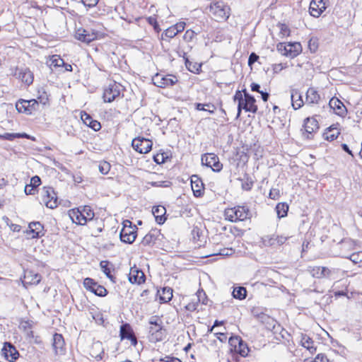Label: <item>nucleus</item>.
Returning <instances> with one entry per match:
<instances>
[{
	"label": "nucleus",
	"mask_w": 362,
	"mask_h": 362,
	"mask_svg": "<svg viewBox=\"0 0 362 362\" xmlns=\"http://www.w3.org/2000/svg\"><path fill=\"white\" fill-rule=\"evenodd\" d=\"M149 323L152 325L150 327L149 332L152 335H155L156 340H160L162 339V325L158 322V320L156 317H153L150 319Z\"/></svg>",
	"instance_id": "obj_24"
},
{
	"label": "nucleus",
	"mask_w": 362,
	"mask_h": 362,
	"mask_svg": "<svg viewBox=\"0 0 362 362\" xmlns=\"http://www.w3.org/2000/svg\"><path fill=\"white\" fill-rule=\"evenodd\" d=\"M81 119L86 125L90 127L94 131H98L101 129L100 123L93 119L89 114L85 112H81Z\"/></svg>",
	"instance_id": "obj_23"
},
{
	"label": "nucleus",
	"mask_w": 362,
	"mask_h": 362,
	"mask_svg": "<svg viewBox=\"0 0 362 362\" xmlns=\"http://www.w3.org/2000/svg\"><path fill=\"white\" fill-rule=\"evenodd\" d=\"M146 21H148V23L150 25H153V29L155 30L156 32L159 33L160 31V26H159L156 18H154L153 16H150L146 18Z\"/></svg>",
	"instance_id": "obj_49"
},
{
	"label": "nucleus",
	"mask_w": 362,
	"mask_h": 362,
	"mask_svg": "<svg viewBox=\"0 0 362 362\" xmlns=\"http://www.w3.org/2000/svg\"><path fill=\"white\" fill-rule=\"evenodd\" d=\"M191 186L194 195L199 197L204 192V184L202 180L196 175L191 177Z\"/></svg>",
	"instance_id": "obj_21"
},
{
	"label": "nucleus",
	"mask_w": 362,
	"mask_h": 362,
	"mask_svg": "<svg viewBox=\"0 0 362 362\" xmlns=\"http://www.w3.org/2000/svg\"><path fill=\"white\" fill-rule=\"evenodd\" d=\"M30 232L33 234V238H38L45 235L44 226L40 222H31L29 223Z\"/></svg>",
	"instance_id": "obj_26"
},
{
	"label": "nucleus",
	"mask_w": 362,
	"mask_h": 362,
	"mask_svg": "<svg viewBox=\"0 0 362 362\" xmlns=\"http://www.w3.org/2000/svg\"><path fill=\"white\" fill-rule=\"evenodd\" d=\"M134 335L133 329L128 323H124L120 326L119 336L121 339H129Z\"/></svg>",
	"instance_id": "obj_31"
},
{
	"label": "nucleus",
	"mask_w": 362,
	"mask_h": 362,
	"mask_svg": "<svg viewBox=\"0 0 362 362\" xmlns=\"http://www.w3.org/2000/svg\"><path fill=\"white\" fill-rule=\"evenodd\" d=\"M128 279L132 284H141L146 281L144 273L136 266L131 267Z\"/></svg>",
	"instance_id": "obj_17"
},
{
	"label": "nucleus",
	"mask_w": 362,
	"mask_h": 362,
	"mask_svg": "<svg viewBox=\"0 0 362 362\" xmlns=\"http://www.w3.org/2000/svg\"><path fill=\"white\" fill-rule=\"evenodd\" d=\"M27 100L20 99L16 104V110L18 112H23L28 115V110L27 107Z\"/></svg>",
	"instance_id": "obj_42"
},
{
	"label": "nucleus",
	"mask_w": 362,
	"mask_h": 362,
	"mask_svg": "<svg viewBox=\"0 0 362 362\" xmlns=\"http://www.w3.org/2000/svg\"><path fill=\"white\" fill-rule=\"evenodd\" d=\"M152 213L156 218V222L158 224H163L165 223L166 218L165 216L166 214V209L163 206H153Z\"/></svg>",
	"instance_id": "obj_27"
},
{
	"label": "nucleus",
	"mask_w": 362,
	"mask_h": 362,
	"mask_svg": "<svg viewBox=\"0 0 362 362\" xmlns=\"http://www.w3.org/2000/svg\"><path fill=\"white\" fill-rule=\"evenodd\" d=\"M244 93L243 103L238 105V113L237 118L240 117L242 110H245L246 112H251L256 113L257 111V106L255 105L256 100L254 96L249 94L246 89L243 90Z\"/></svg>",
	"instance_id": "obj_6"
},
{
	"label": "nucleus",
	"mask_w": 362,
	"mask_h": 362,
	"mask_svg": "<svg viewBox=\"0 0 362 362\" xmlns=\"http://www.w3.org/2000/svg\"><path fill=\"white\" fill-rule=\"evenodd\" d=\"M111 165L107 161H100L98 165V170L103 175H107L110 170Z\"/></svg>",
	"instance_id": "obj_44"
},
{
	"label": "nucleus",
	"mask_w": 362,
	"mask_h": 362,
	"mask_svg": "<svg viewBox=\"0 0 362 362\" xmlns=\"http://www.w3.org/2000/svg\"><path fill=\"white\" fill-rule=\"evenodd\" d=\"M24 278L25 283L28 284L37 285L41 281V276L39 274H34L33 272H26Z\"/></svg>",
	"instance_id": "obj_32"
},
{
	"label": "nucleus",
	"mask_w": 362,
	"mask_h": 362,
	"mask_svg": "<svg viewBox=\"0 0 362 362\" xmlns=\"http://www.w3.org/2000/svg\"><path fill=\"white\" fill-rule=\"evenodd\" d=\"M280 196V191L278 189L272 188L269 194V197L272 199H278Z\"/></svg>",
	"instance_id": "obj_54"
},
{
	"label": "nucleus",
	"mask_w": 362,
	"mask_h": 362,
	"mask_svg": "<svg viewBox=\"0 0 362 362\" xmlns=\"http://www.w3.org/2000/svg\"><path fill=\"white\" fill-rule=\"evenodd\" d=\"M13 75L28 86L33 82V74L28 68H17Z\"/></svg>",
	"instance_id": "obj_16"
},
{
	"label": "nucleus",
	"mask_w": 362,
	"mask_h": 362,
	"mask_svg": "<svg viewBox=\"0 0 362 362\" xmlns=\"http://www.w3.org/2000/svg\"><path fill=\"white\" fill-rule=\"evenodd\" d=\"M195 105V109L197 110H206V109L204 108V107H212L214 109H216L215 106L211 104V103H206V104H202V103H197L194 104Z\"/></svg>",
	"instance_id": "obj_52"
},
{
	"label": "nucleus",
	"mask_w": 362,
	"mask_h": 362,
	"mask_svg": "<svg viewBox=\"0 0 362 362\" xmlns=\"http://www.w3.org/2000/svg\"><path fill=\"white\" fill-rule=\"evenodd\" d=\"M305 103L309 105L317 104L320 96L318 92L313 88H309L306 93Z\"/></svg>",
	"instance_id": "obj_29"
},
{
	"label": "nucleus",
	"mask_w": 362,
	"mask_h": 362,
	"mask_svg": "<svg viewBox=\"0 0 362 362\" xmlns=\"http://www.w3.org/2000/svg\"><path fill=\"white\" fill-rule=\"evenodd\" d=\"M230 351L232 353L239 354L242 357L247 356L250 351L247 344L239 336H232L228 339Z\"/></svg>",
	"instance_id": "obj_4"
},
{
	"label": "nucleus",
	"mask_w": 362,
	"mask_h": 362,
	"mask_svg": "<svg viewBox=\"0 0 362 362\" xmlns=\"http://www.w3.org/2000/svg\"><path fill=\"white\" fill-rule=\"evenodd\" d=\"M158 293L160 295V303H167L173 298V289L170 287H164L162 289L161 293H160L159 291H158Z\"/></svg>",
	"instance_id": "obj_34"
},
{
	"label": "nucleus",
	"mask_w": 362,
	"mask_h": 362,
	"mask_svg": "<svg viewBox=\"0 0 362 362\" xmlns=\"http://www.w3.org/2000/svg\"><path fill=\"white\" fill-rule=\"evenodd\" d=\"M64 340L61 334L55 333L53 336L52 346L56 354H62L64 352Z\"/></svg>",
	"instance_id": "obj_25"
},
{
	"label": "nucleus",
	"mask_w": 362,
	"mask_h": 362,
	"mask_svg": "<svg viewBox=\"0 0 362 362\" xmlns=\"http://www.w3.org/2000/svg\"><path fill=\"white\" fill-rule=\"evenodd\" d=\"M160 361L165 362H182V361L180 360L178 358L170 356H165L164 358H161Z\"/></svg>",
	"instance_id": "obj_60"
},
{
	"label": "nucleus",
	"mask_w": 362,
	"mask_h": 362,
	"mask_svg": "<svg viewBox=\"0 0 362 362\" xmlns=\"http://www.w3.org/2000/svg\"><path fill=\"white\" fill-rule=\"evenodd\" d=\"M326 8L327 4L324 0H312L309 6V12L312 16L318 18Z\"/></svg>",
	"instance_id": "obj_14"
},
{
	"label": "nucleus",
	"mask_w": 362,
	"mask_h": 362,
	"mask_svg": "<svg viewBox=\"0 0 362 362\" xmlns=\"http://www.w3.org/2000/svg\"><path fill=\"white\" fill-rule=\"evenodd\" d=\"M311 362H332L324 354H318Z\"/></svg>",
	"instance_id": "obj_50"
},
{
	"label": "nucleus",
	"mask_w": 362,
	"mask_h": 362,
	"mask_svg": "<svg viewBox=\"0 0 362 362\" xmlns=\"http://www.w3.org/2000/svg\"><path fill=\"white\" fill-rule=\"evenodd\" d=\"M232 295L235 298L244 299L247 296L246 288L243 286L236 287L233 289Z\"/></svg>",
	"instance_id": "obj_40"
},
{
	"label": "nucleus",
	"mask_w": 362,
	"mask_h": 362,
	"mask_svg": "<svg viewBox=\"0 0 362 362\" xmlns=\"http://www.w3.org/2000/svg\"><path fill=\"white\" fill-rule=\"evenodd\" d=\"M289 206L286 202H281L276 204V211L279 218H284L287 216Z\"/></svg>",
	"instance_id": "obj_35"
},
{
	"label": "nucleus",
	"mask_w": 362,
	"mask_h": 362,
	"mask_svg": "<svg viewBox=\"0 0 362 362\" xmlns=\"http://www.w3.org/2000/svg\"><path fill=\"white\" fill-rule=\"evenodd\" d=\"M36 100H38V104L42 103V105H46L48 102V95L45 92H43Z\"/></svg>",
	"instance_id": "obj_55"
},
{
	"label": "nucleus",
	"mask_w": 362,
	"mask_h": 362,
	"mask_svg": "<svg viewBox=\"0 0 362 362\" xmlns=\"http://www.w3.org/2000/svg\"><path fill=\"white\" fill-rule=\"evenodd\" d=\"M98 33L89 30H78L76 34V38L83 42L90 43L97 39Z\"/></svg>",
	"instance_id": "obj_20"
},
{
	"label": "nucleus",
	"mask_w": 362,
	"mask_h": 362,
	"mask_svg": "<svg viewBox=\"0 0 362 362\" xmlns=\"http://www.w3.org/2000/svg\"><path fill=\"white\" fill-rule=\"evenodd\" d=\"M136 237V226H132V223L126 220L123 222L119 238L122 242L131 244L134 242Z\"/></svg>",
	"instance_id": "obj_5"
},
{
	"label": "nucleus",
	"mask_w": 362,
	"mask_h": 362,
	"mask_svg": "<svg viewBox=\"0 0 362 362\" xmlns=\"http://www.w3.org/2000/svg\"><path fill=\"white\" fill-rule=\"evenodd\" d=\"M202 163L209 167L214 172H220L223 168V164L218 157L214 153H206L202 156Z\"/></svg>",
	"instance_id": "obj_12"
},
{
	"label": "nucleus",
	"mask_w": 362,
	"mask_h": 362,
	"mask_svg": "<svg viewBox=\"0 0 362 362\" xmlns=\"http://www.w3.org/2000/svg\"><path fill=\"white\" fill-rule=\"evenodd\" d=\"M259 59V56L255 53V52H252L250 56H249V58H248V62H247V64H248V66L252 67V66Z\"/></svg>",
	"instance_id": "obj_53"
},
{
	"label": "nucleus",
	"mask_w": 362,
	"mask_h": 362,
	"mask_svg": "<svg viewBox=\"0 0 362 362\" xmlns=\"http://www.w3.org/2000/svg\"><path fill=\"white\" fill-rule=\"evenodd\" d=\"M41 183V180H40V177L37 175H35L34 177H33L31 179H30V185L33 186L35 189L39 186Z\"/></svg>",
	"instance_id": "obj_56"
},
{
	"label": "nucleus",
	"mask_w": 362,
	"mask_h": 362,
	"mask_svg": "<svg viewBox=\"0 0 362 362\" xmlns=\"http://www.w3.org/2000/svg\"><path fill=\"white\" fill-rule=\"evenodd\" d=\"M160 235L161 233L159 230L152 229L143 238L141 244L145 246L153 245Z\"/></svg>",
	"instance_id": "obj_22"
},
{
	"label": "nucleus",
	"mask_w": 362,
	"mask_h": 362,
	"mask_svg": "<svg viewBox=\"0 0 362 362\" xmlns=\"http://www.w3.org/2000/svg\"><path fill=\"white\" fill-rule=\"evenodd\" d=\"M233 254V250L231 248H224L221 250L218 255H223V256H228L231 255Z\"/></svg>",
	"instance_id": "obj_62"
},
{
	"label": "nucleus",
	"mask_w": 362,
	"mask_h": 362,
	"mask_svg": "<svg viewBox=\"0 0 362 362\" xmlns=\"http://www.w3.org/2000/svg\"><path fill=\"white\" fill-rule=\"evenodd\" d=\"M64 64V61L59 55H54L51 59V66L60 67Z\"/></svg>",
	"instance_id": "obj_47"
},
{
	"label": "nucleus",
	"mask_w": 362,
	"mask_h": 362,
	"mask_svg": "<svg viewBox=\"0 0 362 362\" xmlns=\"http://www.w3.org/2000/svg\"><path fill=\"white\" fill-rule=\"evenodd\" d=\"M185 61L186 68L192 73H198L201 69V65L197 62H192L185 56L183 57Z\"/></svg>",
	"instance_id": "obj_38"
},
{
	"label": "nucleus",
	"mask_w": 362,
	"mask_h": 362,
	"mask_svg": "<svg viewBox=\"0 0 362 362\" xmlns=\"http://www.w3.org/2000/svg\"><path fill=\"white\" fill-rule=\"evenodd\" d=\"M100 265L106 276L112 282H115V277L112 275V269L110 267V262L108 261H101Z\"/></svg>",
	"instance_id": "obj_37"
},
{
	"label": "nucleus",
	"mask_w": 362,
	"mask_h": 362,
	"mask_svg": "<svg viewBox=\"0 0 362 362\" xmlns=\"http://www.w3.org/2000/svg\"><path fill=\"white\" fill-rule=\"evenodd\" d=\"M185 25L186 24L185 22H180L173 25V27L175 28V32L178 34L179 33L184 30Z\"/></svg>",
	"instance_id": "obj_57"
},
{
	"label": "nucleus",
	"mask_w": 362,
	"mask_h": 362,
	"mask_svg": "<svg viewBox=\"0 0 362 362\" xmlns=\"http://www.w3.org/2000/svg\"><path fill=\"white\" fill-rule=\"evenodd\" d=\"M230 7L223 1H214L209 6V11L218 22L226 21L230 16Z\"/></svg>",
	"instance_id": "obj_3"
},
{
	"label": "nucleus",
	"mask_w": 362,
	"mask_h": 362,
	"mask_svg": "<svg viewBox=\"0 0 362 362\" xmlns=\"http://www.w3.org/2000/svg\"><path fill=\"white\" fill-rule=\"evenodd\" d=\"M155 86L159 88H166L174 86L178 82L177 78L171 74L163 75L160 74H156L152 78Z\"/></svg>",
	"instance_id": "obj_8"
},
{
	"label": "nucleus",
	"mask_w": 362,
	"mask_h": 362,
	"mask_svg": "<svg viewBox=\"0 0 362 362\" xmlns=\"http://www.w3.org/2000/svg\"><path fill=\"white\" fill-rule=\"evenodd\" d=\"M1 354L9 362L15 361L19 356V353L16 347L10 342L4 343L1 349Z\"/></svg>",
	"instance_id": "obj_15"
},
{
	"label": "nucleus",
	"mask_w": 362,
	"mask_h": 362,
	"mask_svg": "<svg viewBox=\"0 0 362 362\" xmlns=\"http://www.w3.org/2000/svg\"><path fill=\"white\" fill-rule=\"evenodd\" d=\"M177 35V33L175 32V28L173 26H171V27L168 28V29H166L162 33L161 40H165V37L173 38Z\"/></svg>",
	"instance_id": "obj_45"
},
{
	"label": "nucleus",
	"mask_w": 362,
	"mask_h": 362,
	"mask_svg": "<svg viewBox=\"0 0 362 362\" xmlns=\"http://www.w3.org/2000/svg\"><path fill=\"white\" fill-rule=\"evenodd\" d=\"M34 190H35V188L33 186H31L30 185H25V189H24L25 193L26 194H34V192H33Z\"/></svg>",
	"instance_id": "obj_64"
},
{
	"label": "nucleus",
	"mask_w": 362,
	"mask_h": 362,
	"mask_svg": "<svg viewBox=\"0 0 362 362\" xmlns=\"http://www.w3.org/2000/svg\"><path fill=\"white\" fill-rule=\"evenodd\" d=\"M0 139L8 140V141H13L17 139L16 133H5L4 134H0Z\"/></svg>",
	"instance_id": "obj_51"
},
{
	"label": "nucleus",
	"mask_w": 362,
	"mask_h": 362,
	"mask_svg": "<svg viewBox=\"0 0 362 362\" xmlns=\"http://www.w3.org/2000/svg\"><path fill=\"white\" fill-rule=\"evenodd\" d=\"M216 338L221 342H225L227 339V336L223 332H216L214 333Z\"/></svg>",
	"instance_id": "obj_61"
},
{
	"label": "nucleus",
	"mask_w": 362,
	"mask_h": 362,
	"mask_svg": "<svg viewBox=\"0 0 362 362\" xmlns=\"http://www.w3.org/2000/svg\"><path fill=\"white\" fill-rule=\"evenodd\" d=\"M288 237L283 235H266L262 238L263 243L265 246H280L286 243Z\"/></svg>",
	"instance_id": "obj_19"
},
{
	"label": "nucleus",
	"mask_w": 362,
	"mask_h": 362,
	"mask_svg": "<svg viewBox=\"0 0 362 362\" xmlns=\"http://www.w3.org/2000/svg\"><path fill=\"white\" fill-rule=\"evenodd\" d=\"M349 259L355 264L362 267V251L353 253L350 255Z\"/></svg>",
	"instance_id": "obj_43"
},
{
	"label": "nucleus",
	"mask_w": 362,
	"mask_h": 362,
	"mask_svg": "<svg viewBox=\"0 0 362 362\" xmlns=\"http://www.w3.org/2000/svg\"><path fill=\"white\" fill-rule=\"evenodd\" d=\"M292 106L294 110L300 108L303 105L302 95L298 90H292L291 94Z\"/></svg>",
	"instance_id": "obj_28"
},
{
	"label": "nucleus",
	"mask_w": 362,
	"mask_h": 362,
	"mask_svg": "<svg viewBox=\"0 0 362 362\" xmlns=\"http://www.w3.org/2000/svg\"><path fill=\"white\" fill-rule=\"evenodd\" d=\"M94 349H102L100 353L97 354L95 355H94L93 354H92V356L95 357L97 360H101L103 358L102 355L104 354V351L102 349V344L99 341L94 343V344L93 346V350H94Z\"/></svg>",
	"instance_id": "obj_48"
},
{
	"label": "nucleus",
	"mask_w": 362,
	"mask_h": 362,
	"mask_svg": "<svg viewBox=\"0 0 362 362\" xmlns=\"http://www.w3.org/2000/svg\"><path fill=\"white\" fill-rule=\"evenodd\" d=\"M304 128L307 133L312 134L319 129L318 122L313 117H308L304 121Z\"/></svg>",
	"instance_id": "obj_30"
},
{
	"label": "nucleus",
	"mask_w": 362,
	"mask_h": 362,
	"mask_svg": "<svg viewBox=\"0 0 362 362\" xmlns=\"http://www.w3.org/2000/svg\"><path fill=\"white\" fill-rule=\"evenodd\" d=\"M122 90V86L115 82L111 83L103 92V100L105 103H111L119 96Z\"/></svg>",
	"instance_id": "obj_11"
},
{
	"label": "nucleus",
	"mask_w": 362,
	"mask_h": 362,
	"mask_svg": "<svg viewBox=\"0 0 362 362\" xmlns=\"http://www.w3.org/2000/svg\"><path fill=\"white\" fill-rule=\"evenodd\" d=\"M329 106L336 115L341 117H344L347 114L346 106L337 98H332L329 100Z\"/></svg>",
	"instance_id": "obj_18"
},
{
	"label": "nucleus",
	"mask_w": 362,
	"mask_h": 362,
	"mask_svg": "<svg viewBox=\"0 0 362 362\" xmlns=\"http://www.w3.org/2000/svg\"><path fill=\"white\" fill-rule=\"evenodd\" d=\"M339 134L340 132L337 128L329 127L324 133V138L327 141H332L335 140Z\"/></svg>",
	"instance_id": "obj_33"
},
{
	"label": "nucleus",
	"mask_w": 362,
	"mask_h": 362,
	"mask_svg": "<svg viewBox=\"0 0 362 362\" xmlns=\"http://www.w3.org/2000/svg\"><path fill=\"white\" fill-rule=\"evenodd\" d=\"M197 300L199 302H202L203 304H206L204 302V298H206V294L203 290H199L197 293Z\"/></svg>",
	"instance_id": "obj_59"
},
{
	"label": "nucleus",
	"mask_w": 362,
	"mask_h": 362,
	"mask_svg": "<svg viewBox=\"0 0 362 362\" xmlns=\"http://www.w3.org/2000/svg\"><path fill=\"white\" fill-rule=\"evenodd\" d=\"M41 202L49 209H54L58 205V198L51 187H44L41 191Z\"/></svg>",
	"instance_id": "obj_7"
},
{
	"label": "nucleus",
	"mask_w": 362,
	"mask_h": 362,
	"mask_svg": "<svg viewBox=\"0 0 362 362\" xmlns=\"http://www.w3.org/2000/svg\"><path fill=\"white\" fill-rule=\"evenodd\" d=\"M243 99H244V94L243 95L242 94V91L237 90L235 94L233 96V100L234 101L238 100V104H240V103H243Z\"/></svg>",
	"instance_id": "obj_58"
},
{
	"label": "nucleus",
	"mask_w": 362,
	"mask_h": 362,
	"mask_svg": "<svg viewBox=\"0 0 362 362\" xmlns=\"http://www.w3.org/2000/svg\"><path fill=\"white\" fill-rule=\"evenodd\" d=\"M26 104L28 107V115H31L33 111L36 110L39 105L38 100H37L36 99L27 100Z\"/></svg>",
	"instance_id": "obj_46"
},
{
	"label": "nucleus",
	"mask_w": 362,
	"mask_h": 362,
	"mask_svg": "<svg viewBox=\"0 0 362 362\" xmlns=\"http://www.w3.org/2000/svg\"><path fill=\"white\" fill-rule=\"evenodd\" d=\"M242 182V189L245 191H250L253 186V180L247 175L245 174L243 179H240Z\"/></svg>",
	"instance_id": "obj_39"
},
{
	"label": "nucleus",
	"mask_w": 362,
	"mask_h": 362,
	"mask_svg": "<svg viewBox=\"0 0 362 362\" xmlns=\"http://www.w3.org/2000/svg\"><path fill=\"white\" fill-rule=\"evenodd\" d=\"M132 146L136 151L140 153H147L151 150L153 142L150 139L138 137L132 140Z\"/></svg>",
	"instance_id": "obj_13"
},
{
	"label": "nucleus",
	"mask_w": 362,
	"mask_h": 362,
	"mask_svg": "<svg viewBox=\"0 0 362 362\" xmlns=\"http://www.w3.org/2000/svg\"><path fill=\"white\" fill-rule=\"evenodd\" d=\"M83 286L86 290L98 296L104 297L107 294V291L103 286L99 285L98 282L90 277L83 280Z\"/></svg>",
	"instance_id": "obj_10"
},
{
	"label": "nucleus",
	"mask_w": 362,
	"mask_h": 362,
	"mask_svg": "<svg viewBox=\"0 0 362 362\" xmlns=\"http://www.w3.org/2000/svg\"><path fill=\"white\" fill-rule=\"evenodd\" d=\"M300 341L302 346L308 349L311 353H313L316 351V348L312 346L313 341L309 336L303 334Z\"/></svg>",
	"instance_id": "obj_36"
},
{
	"label": "nucleus",
	"mask_w": 362,
	"mask_h": 362,
	"mask_svg": "<svg viewBox=\"0 0 362 362\" xmlns=\"http://www.w3.org/2000/svg\"><path fill=\"white\" fill-rule=\"evenodd\" d=\"M277 47L282 54L291 59L298 56L302 51L301 45L299 42H290L286 45L279 44Z\"/></svg>",
	"instance_id": "obj_9"
},
{
	"label": "nucleus",
	"mask_w": 362,
	"mask_h": 362,
	"mask_svg": "<svg viewBox=\"0 0 362 362\" xmlns=\"http://www.w3.org/2000/svg\"><path fill=\"white\" fill-rule=\"evenodd\" d=\"M198 304L197 303H188L185 308L188 310V311H190V312H193L195 310H197V307Z\"/></svg>",
	"instance_id": "obj_63"
},
{
	"label": "nucleus",
	"mask_w": 362,
	"mask_h": 362,
	"mask_svg": "<svg viewBox=\"0 0 362 362\" xmlns=\"http://www.w3.org/2000/svg\"><path fill=\"white\" fill-rule=\"evenodd\" d=\"M325 270L324 267H313L309 269L310 274L315 278L323 277V271Z\"/></svg>",
	"instance_id": "obj_41"
},
{
	"label": "nucleus",
	"mask_w": 362,
	"mask_h": 362,
	"mask_svg": "<svg viewBox=\"0 0 362 362\" xmlns=\"http://www.w3.org/2000/svg\"><path fill=\"white\" fill-rule=\"evenodd\" d=\"M69 216L73 223L83 226L93 219L95 214L90 206H83L69 210Z\"/></svg>",
	"instance_id": "obj_1"
},
{
	"label": "nucleus",
	"mask_w": 362,
	"mask_h": 362,
	"mask_svg": "<svg viewBox=\"0 0 362 362\" xmlns=\"http://www.w3.org/2000/svg\"><path fill=\"white\" fill-rule=\"evenodd\" d=\"M226 220L230 222L244 221L250 219L252 214L246 206H235L232 208H227L224 211Z\"/></svg>",
	"instance_id": "obj_2"
}]
</instances>
